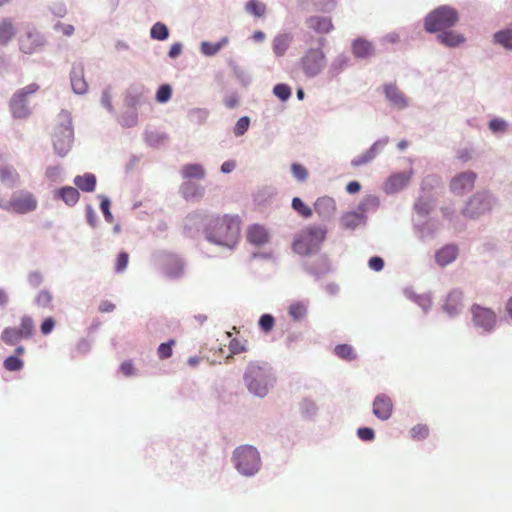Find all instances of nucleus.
I'll return each mask as SVG.
<instances>
[{
	"label": "nucleus",
	"instance_id": "1",
	"mask_svg": "<svg viewBox=\"0 0 512 512\" xmlns=\"http://www.w3.org/2000/svg\"><path fill=\"white\" fill-rule=\"evenodd\" d=\"M241 221L238 216L223 215L212 218L205 228L209 242L233 247L239 238Z\"/></svg>",
	"mask_w": 512,
	"mask_h": 512
},
{
	"label": "nucleus",
	"instance_id": "2",
	"mask_svg": "<svg viewBox=\"0 0 512 512\" xmlns=\"http://www.w3.org/2000/svg\"><path fill=\"white\" fill-rule=\"evenodd\" d=\"M326 238V230L318 226L303 229L293 242V250L300 255H309L317 251Z\"/></svg>",
	"mask_w": 512,
	"mask_h": 512
},
{
	"label": "nucleus",
	"instance_id": "3",
	"mask_svg": "<svg viewBox=\"0 0 512 512\" xmlns=\"http://www.w3.org/2000/svg\"><path fill=\"white\" fill-rule=\"evenodd\" d=\"M52 141L55 152L65 156L71 149L73 141V128L69 114L62 112L58 116V123L52 132Z\"/></svg>",
	"mask_w": 512,
	"mask_h": 512
},
{
	"label": "nucleus",
	"instance_id": "4",
	"mask_svg": "<svg viewBox=\"0 0 512 512\" xmlns=\"http://www.w3.org/2000/svg\"><path fill=\"white\" fill-rule=\"evenodd\" d=\"M458 19V13L454 8L441 6L426 16L424 27L426 31L431 33L442 32L454 26Z\"/></svg>",
	"mask_w": 512,
	"mask_h": 512
},
{
	"label": "nucleus",
	"instance_id": "5",
	"mask_svg": "<svg viewBox=\"0 0 512 512\" xmlns=\"http://www.w3.org/2000/svg\"><path fill=\"white\" fill-rule=\"evenodd\" d=\"M235 466L244 475H253L259 470L260 456L252 446H241L234 452Z\"/></svg>",
	"mask_w": 512,
	"mask_h": 512
},
{
	"label": "nucleus",
	"instance_id": "6",
	"mask_svg": "<svg viewBox=\"0 0 512 512\" xmlns=\"http://www.w3.org/2000/svg\"><path fill=\"white\" fill-rule=\"evenodd\" d=\"M37 207L38 200L33 193L27 190H19L11 195L6 209L17 214H27L35 211Z\"/></svg>",
	"mask_w": 512,
	"mask_h": 512
},
{
	"label": "nucleus",
	"instance_id": "7",
	"mask_svg": "<svg viewBox=\"0 0 512 512\" xmlns=\"http://www.w3.org/2000/svg\"><path fill=\"white\" fill-rule=\"evenodd\" d=\"M300 64L306 76L314 77L325 67V54L321 48H311L301 58Z\"/></svg>",
	"mask_w": 512,
	"mask_h": 512
},
{
	"label": "nucleus",
	"instance_id": "8",
	"mask_svg": "<svg viewBox=\"0 0 512 512\" xmlns=\"http://www.w3.org/2000/svg\"><path fill=\"white\" fill-rule=\"evenodd\" d=\"M248 389L257 396H264L268 391L265 372L259 366H250L245 374Z\"/></svg>",
	"mask_w": 512,
	"mask_h": 512
},
{
	"label": "nucleus",
	"instance_id": "9",
	"mask_svg": "<svg viewBox=\"0 0 512 512\" xmlns=\"http://www.w3.org/2000/svg\"><path fill=\"white\" fill-rule=\"evenodd\" d=\"M472 321L475 326L490 331L496 324V314L489 308L474 304L471 307Z\"/></svg>",
	"mask_w": 512,
	"mask_h": 512
},
{
	"label": "nucleus",
	"instance_id": "10",
	"mask_svg": "<svg viewBox=\"0 0 512 512\" xmlns=\"http://www.w3.org/2000/svg\"><path fill=\"white\" fill-rule=\"evenodd\" d=\"M20 50L25 54L39 51L44 45L43 36L36 29L26 30L18 40Z\"/></svg>",
	"mask_w": 512,
	"mask_h": 512
},
{
	"label": "nucleus",
	"instance_id": "11",
	"mask_svg": "<svg viewBox=\"0 0 512 512\" xmlns=\"http://www.w3.org/2000/svg\"><path fill=\"white\" fill-rule=\"evenodd\" d=\"M476 174L473 171L462 172L452 178L450 189L454 194L463 195L474 187Z\"/></svg>",
	"mask_w": 512,
	"mask_h": 512
},
{
	"label": "nucleus",
	"instance_id": "12",
	"mask_svg": "<svg viewBox=\"0 0 512 512\" xmlns=\"http://www.w3.org/2000/svg\"><path fill=\"white\" fill-rule=\"evenodd\" d=\"M393 413V403L386 394H378L373 401V414L380 420H388Z\"/></svg>",
	"mask_w": 512,
	"mask_h": 512
},
{
	"label": "nucleus",
	"instance_id": "13",
	"mask_svg": "<svg viewBox=\"0 0 512 512\" xmlns=\"http://www.w3.org/2000/svg\"><path fill=\"white\" fill-rule=\"evenodd\" d=\"M488 210H490V202L488 197L480 194H475L469 199L467 206L464 210V214L471 218H474Z\"/></svg>",
	"mask_w": 512,
	"mask_h": 512
},
{
	"label": "nucleus",
	"instance_id": "14",
	"mask_svg": "<svg viewBox=\"0 0 512 512\" xmlns=\"http://www.w3.org/2000/svg\"><path fill=\"white\" fill-rule=\"evenodd\" d=\"M463 293L460 290H452L445 298L443 309L451 316L458 314L463 308Z\"/></svg>",
	"mask_w": 512,
	"mask_h": 512
},
{
	"label": "nucleus",
	"instance_id": "15",
	"mask_svg": "<svg viewBox=\"0 0 512 512\" xmlns=\"http://www.w3.org/2000/svg\"><path fill=\"white\" fill-rule=\"evenodd\" d=\"M306 25L317 34H327L334 29L330 17L311 16L306 19Z\"/></svg>",
	"mask_w": 512,
	"mask_h": 512
},
{
	"label": "nucleus",
	"instance_id": "16",
	"mask_svg": "<svg viewBox=\"0 0 512 512\" xmlns=\"http://www.w3.org/2000/svg\"><path fill=\"white\" fill-rule=\"evenodd\" d=\"M71 86L75 93L84 94L88 85L84 78V68L81 64H74L71 70Z\"/></svg>",
	"mask_w": 512,
	"mask_h": 512
},
{
	"label": "nucleus",
	"instance_id": "17",
	"mask_svg": "<svg viewBox=\"0 0 512 512\" xmlns=\"http://www.w3.org/2000/svg\"><path fill=\"white\" fill-rule=\"evenodd\" d=\"M247 240L256 246H261L269 241V233L264 226L255 224L248 228Z\"/></svg>",
	"mask_w": 512,
	"mask_h": 512
},
{
	"label": "nucleus",
	"instance_id": "18",
	"mask_svg": "<svg viewBox=\"0 0 512 512\" xmlns=\"http://www.w3.org/2000/svg\"><path fill=\"white\" fill-rule=\"evenodd\" d=\"M27 100L20 98V94H13L10 100V110L14 118L25 119L30 115Z\"/></svg>",
	"mask_w": 512,
	"mask_h": 512
},
{
	"label": "nucleus",
	"instance_id": "19",
	"mask_svg": "<svg viewBox=\"0 0 512 512\" xmlns=\"http://www.w3.org/2000/svg\"><path fill=\"white\" fill-rule=\"evenodd\" d=\"M315 211L323 218H329L336 212V202L331 197H320L316 200Z\"/></svg>",
	"mask_w": 512,
	"mask_h": 512
},
{
	"label": "nucleus",
	"instance_id": "20",
	"mask_svg": "<svg viewBox=\"0 0 512 512\" xmlns=\"http://www.w3.org/2000/svg\"><path fill=\"white\" fill-rule=\"evenodd\" d=\"M54 197L61 199L68 206H74L79 201V191L72 186L62 187L54 192Z\"/></svg>",
	"mask_w": 512,
	"mask_h": 512
},
{
	"label": "nucleus",
	"instance_id": "21",
	"mask_svg": "<svg viewBox=\"0 0 512 512\" xmlns=\"http://www.w3.org/2000/svg\"><path fill=\"white\" fill-rule=\"evenodd\" d=\"M374 52L371 42L366 39L358 38L352 43V53L357 58H368Z\"/></svg>",
	"mask_w": 512,
	"mask_h": 512
},
{
	"label": "nucleus",
	"instance_id": "22",
	"mask_svg": "<svg viewBox=\"0 0 512 512\" xmlns=\"http://www.w3.org/2000/svg\"><path fill=\"white\" fill-rule=\"evenodd\" d=\"M457 254L458 249L455 245H446L437 251L435 259L439 265L446 266L456 259Z\"/></svg>",
	"mask_w": 512,
	"mask_h": 512
},
{
	"label": "nucleus",
	"instance_id": "23",
	"mask_svg": "<svg viewBox=\"0 0 512 512\" xmlns=\"http://www.w3.org/2000/svg\"><path fill=\"white\" fill-rule=\"evenodd\" d=\"M411 173H397L392 175L386 182V189L390 192H397L403 189L410 181Z\"/></svg>",
	"mask_w": 512,
	"mask_h": 512
},
{
	"label": "nucleus",
	"instance_id": "24",
	"mask_svg": "<svg viewBox=\"0 0 512 512\" xmlns=\"http://www.w3.org/2000/svg\"><path fill=\"white\" fill-rule=\"evenodd\" d=\"M16 29L14 23L9 18L0 21V45H7L15 36Z\"/></svg>",
	"mask_w": 512,
	"mask_h": 512
},
{
	"label": "nucleus",
	"instance_id": "25",
	"mask_svg": "<svg viewBox=\"0 0 512 512\" xmlns=\"http://www.w3.org/2000/svg\"><path fill=\"white\" fill-rule=\"evenodd\" d=\"M292 40L293 36L290 33L278 34L273 39L272 46L274 53L279 57L283 56L290 47Z\"/></svg>",
	"mask_w": 512,
	"mask_h": 512
},
{
	"label": "nucleus",
	"instance_id": "26",
	"mask_svg": "<svg viewBox=\"0 0 512 512\" xmlns=\"http://www.w3.org/2000/svg\"><path fill=\"white\" fill-rule=\"evenodd\" d=\"M384 92L386 94V97L393 105L399 108H403L407 105L404 95L395 85H385Z\"/></svg>",
	"mask_w": 512,
	"mask_h": 512
},
{
	"label": "nucleus",
	"instance_id": "27",
	"mask_svg": "<svg viewBox=\"0 0 512 512\" xmlns=\"http://www.w3.org/2000/svg\"><path fill=\"white\" fill-rule=\"evenodd\" d=\"M76 187L84 192H93L96 187V177L94 174L86 173L74 178Z\"/></svg>",
	"mask_w": 512,
	"mask_h": 512
},
{
	"label": "nucleus",
	"instance_id": "28",
	"mask_svg": "<svg viewBox=\"0 0 512 512\" xmlns=\"http://www.w3.org/2000/svg\"><path fill=\"white\" fill-rule=\"evenodd\" d=\"M437 38L441 43L448 47H455L465 41V37L463 35L454 31H442Z\"/></svg>",
	"mask_w": 512,
	"mask_h": 512
},
{
	"label": "nucleus",
	"instance_id": "29",
	"mask_svg": "<svg viewBox=\"0 0 512 512\" xmlns=\"http://www.w3.org/2000/svg\"><path fill=\"white\" fill-rule=\"evenodd\" d=\"M181 193L186 200L201 198L204 195V189L192 182H185L181 186Z\"/></svg>",
	"mask_w": 512,
	"mask_h": 512
},
{
	"label": "nucleus",
	"instance_id": "30",
	"mask_svg": "<svg viewBox=\"0 0 512 512\" xmlns=\"http://www.w3.org/2000/svg\"><path fill=\"white\" fill-rule=\"evenodd\" d=\"M183 178L186 179H202L205 176V170L200 164H187L181 170Z\"/></svg>",
	"mask_w": 512,
	"mask_h": 512
},
{
	"label": "nucleus",
	"instance_id": "31",
	"mask_svg": "<svg viewBox=\"0 0 512 512\" xmlns=\"http://www.w3.org/2000/svg\"><path fill=\"white\" fill-rule=\"evenodd\" d=\"M25 338L22 333H20L19 328L8 327L5 328L1 334V339L8 345H15L21 339Z\"/></svg>",
	"mask_w": 512,
	"mask_h": 512
},
{
	"label": "nucleus",
	"instance_id": "32",
	"mask_svg": "<svg viewBox=\"0 0 512 512\" xmlns=\"http://www.w3.org/2000/svg\"><path fill=\"white\" fill-rule=\"evenodd\" d=\"M245 10L254 17H263L266 13V5L259 0H249L246 3Z\"/></svg>",
	"mask_w": 512,
	"mask_h": 512
},
{
	"label": "nucleus",
	"instance_id": "33",
	"mask_svg": "<svg viewBox=\"0 0 512 512\" xmlns=\"http://www.w3.org/2000/svg\"><path fill=\"white\" fill-rule=\"evenodd\" d=\"M335 354L346 361H352L356 358V353L351 345L340 344L334 349Z\"/></svg>",
	"mask_w": 512,
	"mask_h": 512
},
{
	"label": "nucleus",
	"instance_id": "34",
	"mask_svg": "<svg viewBox=\"0 0 512 512\" xmlns=\"http://www.w3.org/2000/svg\"><path fill=\"white\" fill-rule=\"evenodd\" d=\"M289 315L296 321L302 320L307 314V306L303 302H294L289 306Z\"/></svg>",
	"mask_w": 512,
	"mask_h": 512
},
{
	"label": "nucleus",
	"instance_id": "35",
	"mask_svg": "<svg viewBox=\"0 0 512 512\" xmlns=\"http://www.w3.org/2000/svg\"><path fill=\"white\" fill-rule=\"evenodd\" d=\"M292 208L302 217L309 218L312 216V209L307 206L299 197H294L292 199Z\"/></svg>",
	"mask_w": 512,
	"mask_h": 512
},
{
	"label": "nucleus",
	"instance_id": "36",
	"mask_svg": "<svg viewBox=\"0 0 512 512\" xmlns=\"http://www.w3.org/2000/svg\"><path fill=\"white\" fill-rule=\"evenodd\" d=\"M150 35L153 39L163 41L168 38L169 30L165 24L157 22L152 26Z\"/></svg>",
	"mask_w": 512,
	"mask_h": 512
},
{
	"label": "nucleus",
	"instance_id": "37",
	"mask_svg": "<svg viewBox=\"0 0 512 512\" xmlns=\"http://www.w3.org/2000/svg\"><path fill=\"white\" fill-rule=\"evenodd\" d=\"M430 430L426 424H417L410 430V437L413 440L420 441L424 440L429 436Z\"/></svg>",
	"mask_w": 512,
	"mask_h": 512
},
{
	"label": "nucleus",
	"instance_id": "38",
	"mask_svg": "<svg viewBox=\"0 0 512 512\" xmlns=\"http://www.w3.org/2000/svg\"><path fill=\"white\" fill-rule=\"evenodd\" d=\"M227 43V39H223L217 43L211 42H202L201 44V52L206 56L215 55L225 44Z\"/></svg>",
	"mask_w": 512,
	"mask_h": 512
},
{
	"label": "nucleus",
	"instance_id": "39",
	"mask_svg": "<svg viewBox=\"0 0 512 512\" xmlns=\"http://www.w3.org/2000/svg\"><path fill=\"white\" fill-rule=\"evenodd\" d=\"M376 147H377V143H375L369 150H367L365 153H363L362 155L356 157L355 159L352 160V165L355 166V167H358V166H361V165H364L368 162H370L375 156H376Z\"/></svg>",
	"mask_w": 512,
	"mask_h": 512
},
{
	"label": "nucleus",
	"instance_id": "40",
	"mask_svg": "<svg viewBox=\"0 0 512 512\" xmlns=\"http://www.w3.org/2000/svg\"><path fill=\"white\" fill-rule=\"evenodd\" d=\"M494 38L497 43L507 48H512V27L505 31L497 32Z\"/></svg>",
	"mask_w": 512,
	"mask_h": 512
},
{
	"label": "nucleus",
	"instance_id": "41",
	"mask_svg": "<svg viewBox=\"0 0 512 512\" xmlns=\"http://www.w3.org/2000/svg\"><path fill=\"white\" fill-rule=\"evenodd\" d=\"M20 333L24 335L25 338H30L33 335L34 331V322L30 316H23L21 318L20 324Z\"/></svg>",
	"mask_w": 512,
	"mask_h": 512
},
{
	"label": "nucleus",
	"instance_id": "42",
	"mask_svg": "<svg viewBox=\"0 0 512 512\" xmlns=\"http://www.w3.org/2000/svg\"><path fill=\"white\" fill-rule=\"evenodd\" d=\"M361 217L356 212H348L341 218V223L345 228H354L360 223Z\"/></svg>",
	"mask_w": 512,
	"mask_h": 512
},
{
	"label": "nucleus",
	"instance_id": "43",
	"mask_svg": "<svg viewBox=\"0 0 512 512\" xmlns=\"http://www.w3.org/2000/svg\"><path fill=\"white\" fill-rule=\"evenodd\" d=\"M3 366L8 371H19L23 368L24 362L16 356H9L4 360Z\"/></svg>",
	"mask_w": 512,
	"mask_h": 512
},
{
	"label": "nucleus",
	"instance_id": "44",
	"mask_svg": "<svg viewBox=\"0 0 512 512\" xmlns=\"http://www.w3.org/2000/svg\"><path fill=\"white\" fill-rule=\"evenodd\" d=\"M291 172H292V175L298 181L304 182L308 178V171H307V169L303 165H301L299 163H293L291 165Z\"/></svg>",
	"mask_w": 512,
	"mask_h": 512
},
{
	"label": "nucleus",
	"instance_id": "45",
	"mask_svg": "<svg viewBox=\"0 0 512 512\" xmlns=\"http://www.w3.org/2000/svg\"><path fill=\"white\" fill-rule=\"evenodd\" d=\"M274 324H275V319L272 315L263 314L260 317L259 326L263 332H265V333L270 332L273 329Z\"/></svg>",
	"mask_w": 512,
	"mask_h": 512
},
{
	"label": "nucleus",
	"instance_id": "46",
	"mask_svg": "<svg viewBox=\"0 0 512 512\" xmlns=\"http://www.w3.org/2000/svg\"><path fill=\"white\" fill-rule=\"evenodd\" d=\"M274 94L282 101H286L291 96V89L286 84H277L273 89Z\"/></svg>",
	"mask_w": 512,
	"mask_h": 512
},
{
	"label": "nucleus",
	"instance_id": "47",
	"mask_svg": "<svg viewBox=\"0 0 512 512\" xmlns=\"http://www.w3.org/2000/svg\"><path fill=\"white\" fill-rule=\"evenodd\" d=\"M250 119L247 116H243L238 119L234 127V134L236 136H242L249 128Z\"/></svg>",
	"mask_w": 512,
	"mask_h": 512
},
{
	"label": "nucleus",
	"instance_id": "48",
	"mask_svg": "<svg viewBox=\"0 0 512 512\" xmlns=\"http://www.w3.org/2000/svg\"><path fill=\"white\" fill-rule=\"evenodd\" d=\"M175 344L174 340H170L167 343H162L158 347L157 354L160 359H167L172 356V346Z\"/></svg>",
	"mask_w": 512,
	"mask_h": 512
},
{
	"label": "nucleus",
	"instance_id": "49",
	"mask_svg": "<svg viewBox=\"0 0 512 512\" xmlns=\"http://www.w3.org/2000/svg\"><path fill=\"white\" fill-rule=\"evenodd\" d=\"M39 90V85L36 83H31L18 91H16L14 94H20V98L26 99L28 101V97L35 94Z\"/></svg>",
	"mask_w": 512,
	"mask_h": 512
},
{
	"label": "nucleus",
	"instance_id": "50",
	"mask_svg": "<svg viewBox=\"0 0 512 512\" xmlns=\"http://www.w3.org/2000/svg\"><path fill=\"white\" fill-rule=\"evenodd\" d=\"M171 87L169 85H162L157 91L156 100L160 103L167 102L171 97Z\"/></svg>",
	"mask_w": 512,
	"mask_h": 512
},
{
	"label": "nucleus",
	"instance_id": "51",
	"mask_svg": "<svg viewBox=\"0 0 512 512\" xmlns=\"http://www.w3.org/2000/svg\"><path fill=\"white\" fill-rule=\"evenodd\" d=\"M52 302V295L46 290L40 291L36 296V303L41 307H48Z\"/></svg>",
	"mask_w": 512,
	"mask_h": 512
},
{
	"label": "nucleus",
	"instance_id": "52",
	"mask_svg": "<svg viewBox=\"0 0 512 512\" xmlns=\"http://www.w3.org/2000/svg\"><path fill=\"white\" fill-rule=\"evenodd\" d=\"M129 255L127 252H120L116 259L115 270L117 272H123L128 265Z\"/></svg>",
	"mask_w": 512,
	"mask_h": 512
},
{
	"label": "nucleus",
	"instance_id": "53",
	"mask_svg": "<svg viewBox=\"0 0 512 512\" xmlns=\"http://www.w3.org/2000/svg\"><path fill=\"white\" fill-rule=\"evenodd\" d=\"M357 435L363 441H372L375 438L374 430L368 427L359 428Z\"/></svg>",
	"mask_w": 512,
	"mask_h": 512
},
{
	"label": "nucleus",
	"instance_id": "54",
	"mask_svg": "<svg viewBox=\"0 0 512 512\" xmlns=\"http://www.w3.org/2000/svg\"><path fill=\"white\" fill-rule=\"evenodd\" d=\"M229 350L232 354H239L246 350L244 343L239 339H232L229 344Z\"/></svg>",
	"mask_w": 512,
	"mask_h": 512
},
{
	"label": "nucleus",
	"instance_id": "55",
	"mask_svg": "<svg viewBox=\"0 0 512 512\" xmlns=\"http://www.w3.org/2000/svg\"><path fill=\"white\" fill-rule=\"evenodd\" d=\"M54 326H55V321L52 317H48L46 318L42 324H41V333L43 335H48L49 333L52 332V330L54 329Z\"/></svg>",
	"mask_w": 512,
	"mask_h": 512
},
{
	"label": "nucleus",
	"instance_id": "56",
	"mask_svg": "<svg viewBox=\"0 0 512 512\" xmlns=\"http://www.w3.org/2000/svg\"><path fill=\"white\" fill-rule=\"evenodd\" d=\"M55 29L65 36H71L74 33V26L71 24L57 23Z\"/></svg>",
	"mask_w": 512,
	"mask_h": 512
},
{
	"label": "nucleus",
	"instance_id": "57",
	"mask_svg": "<svg viewBox=\"0 0 512 512\" xmlns=\"http://www.w3.org/2000/svg\"><path fill=\"white\" fill-rule=\"evenodd\" d=\"M369 267L374 271H381L384 268V260L381 257L374 256L369 260Z\"/></svg>",
	"mask_w": 512,
	"mask_h": 512
},
{
	"label": "nucleus",
	"instance_id": "58",
	"mask_svg": "<svg viewBox=\"0 0 512 512\" xmlns=\"http://www.w3.org/2000/svg\"><path fill=\"white\" fill-rule=\"evenodd\" d=\"M100 208L103 212V215L105 217V219L108 221V222H111L113 220V216H112V213L110 212V202L108 199H104L101 204H100Z\"/></svg>",
	"mask_w": 512,
	"mask_h": 512
},
{
	"label": "nucleus",
	"instance_id": "59",
	"mask_svg": "<svg viewBox=\"0 0 512 512\" xmlns=\"http://www.w3.org/2000/svg\"><path fill=\"white\" fill-rule=\"evenodd\" d=\"M489 127L494 132L504 131L506 123L503 120L494 119L490 121Z\"/></svg>",
	"mask_w": 512,
	"mask_h": 512
},
{
	"label": "nucleus",
	"instance_id": "60",
	"mask_svg": "<svg viewBox=\"0 0 512 512\" xmlns=\"http://www.w3.org/2000/svg\"><path fill=\"white\" fill-rule=\"evenodd\" d=\"M120 370L125 376H131L134 374V365L131 361H125L121 364Z\"/></svg>",
	"mask_w": 512,
	"mask_h": 512
},
{
	"label": "nucleus",
	"instance_id": "61",
	"mask_svg": "<svg viewBox=\"0 0 512 512\" xmlns=\"http://www.w3.org/2000/svg\"><path fill=\"white\" fill-rule=\"evenodd\" d=\"M28 281L31 286L38 287L42 283V275L39 272H32L28 277Z\"/></svg>",
	"mask_w": 512,
	"mask_h": 512
},
{
	"label": "nucleus",
	"instance_id": "62",
	"mask_svg": "<svg viewBox=\"0 0 512 512\" xmlns=\"http://www.w3.org/2000/svg\"><path fill=\"white\" fill-rule=\"evenodd\" d=\"M226 107L232 109L238 105V97L235 94L229 95L224 99Z\"/></svg>",
	"mask_w": 512,
	"mask_h": 512
},
{
	"label": "nucleus",
	"instance_id": "63",
	"mask_svg": "<svg viewBox=\"0 0 512 512\" xmlns=\"http://www.w3.org/2000/svg\"><path fill=\"white\" fill-rule=\"evenodd\" d=\"M115 309V305L110 301H102L99 305V311L102 313L112 312Z\"/></svg>",
	"mask_w": 512,
	"mask_h": 512
},
{
	"label": "nucleus",
	"instance_id": "64",
	"mask_svg": "<svg viewBox=\"0 0 512 512\" xmlns=\"http://www.w3.org/2000/svg\"><path fill=\"white\" fill-rule=\"evenodd\" d=\"M181 51H182V45L180 43H175L170 47L169 56L171 58H176L177 56L180 55Z\"/></svg>",
	"mask_w": 512,
	"mask_h": 512
}]
</instances>
